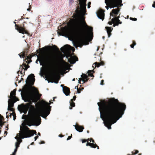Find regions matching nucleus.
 Masks as SVG:
<instances>
[{"label":"nucleus","mask_w":155,"mask_h":155,"mask_svg":"<svg viewBox=\"0 0 155 155\" xmlns=\"http://www.w3.org/2000/svg\"><path fill=\"white\" fill-rule=\"evenodd\" d=\"M97 104L101 118L104 121V125L109 129H111L112 124L122 117L126 107L124 103L114 97L108 100H101Z\"/></svg>","instance_id":"nucleus-1"},{"label":"nucleus","mask_w":155,"mask_h":155,"mask_svg":"<svg viewBox=\"0 0 155 155\" xmlns=\"http://www.w3.org/2000/svg\"><path fill=\"white\" fill-rule=\"evenodd\" d=\"M68 24V26L61 28L62 35H66L72 38H76L77 44L81 47L88 38V33L85 28H89L90 31H92L93 28L87 25L84 18L79 20L71 19Z\"/></svg>","instance_id":"nucleus-2"},{"label":"nucleus","mask_w":155,"mask_h":155,"mask_svg":"<svg viewBox=\"0 0 155 155\" xmlns=\"http://www.w3.org/2000/svg\"><path fill=\"white\" fill-rule=\"evenodd\" d=\"M38 58L41 65L46 64L48 66L50 72L49 76L52 80L51 82L58 84L59 79L58 78L57 73L54 69L55 61L53 58L51 56L45 55V51H41Z\"/></svg>","instance_id":"nucleus-3"},{"label":"nucleus","mask_w":155,"mask_h":155,"mask_svg":"<svg viewBox=\"0 0 155 155\" xmlns=\"http://www.w3.org/2000/svg\"><path fill=\"white\" fill-rule=\"evenodd\" d=\"M22 93H21L22 98L25 102H28V103H26L25 104H23L20 105L18 106V108L21 110L24 111L25 110L26 112H24L25 113H26L28 110L32 105L33 102H36L37 100L36 98L34 97V96L31 94H25L24 96H23Z\"/></svg>","instance_id":"nucleus-4"},{"label":"nucleus","mask_w":155,"mask_h":155,"mask_svg":"<svg viewBox=\"0 0 155 155\" xmlns=\"http://www.w3.org/2000/svg\"><path fill=\"white\" fill-rule=\"evenodd\" d=\"M22 125L23 127H20V133L17 134V136L15 138L17 140V141H19V140L25 138L33 136L34 134L36 135L37 132L36 130H31L27 126L25 125L23 123Z\"/></svg>","instance_id":"nucleus-5"},{"label":"nucleus","mask_w":155,"mask_h":155,"mask_svg":"<svg viewBox=\"0 0 155 155\" xmlns=\"http://www.w3.org/2000/svg\"><path fill=\"white\" fill-rule=\"evenodd\" d=\"M43 104L44 105V106L41 107L40 110V116L46 119L47 117L50 113L51 109L48 107L50 104L44 101Z\"/></svg>","instance_id":"nucleus-6"},{"label":"nucleus","mask_w":155,"mask_h":155,"mask_svg":"<svg viewBox=\"0 0 155 155\" xmlns=\"http://www.w3.org/2000/svg\"><path fill=\"white\" fill-rule=\"evenodd\" d=\"M29 109V110L28 112V116L29 117L31 121L35 122L37 120L38 118L40 119V121L41 120L40 116L34 111L35 107L34 105L31 106Z\"/></svg>","instance_id":"nucleus-7"},{"label":"nucleus","mask_w":155,"mask_h":155,"mask_svg":"<svg viewBox=\"0 0 155 155\" xmlns=\"http://www.w3.org/2000/svg\"><path fill=\"white\" fill-rule=\"evenodd\" d=\"M34 74H31L28 77L26 81V84L24 86V90L25 91L28 90L34 84L35 79Z\"/></svg>","instance_id":"nucleus-8"},{"label":"nucleus","mask_w":155,"mask_h":155,"mask_svg":"<svg viewBox=\"0 0 155 155\" xmlns=\"http://www.w3.org/2000/svg\"><path fill=\"white\" fill-rule=\"evenodd\" d=\"M114 0H105V3L107 5L105 6V8L107 10L109 8H112L119 7Z\"/></svg>","instance_id":"nucleus-9"},{"label":"nucleus","mask_w":155,"mask_h":155,"mask_svg":"<svg viewBox=\"0 0 155 155\" xmlns=\"http://www.w3.org/2000/svg\"><path fill=\"white\" fill-rule=\"evenodd\" d=\"M15 24V29L18 31L20 33L22 34H28V32L25 29L24 23H25V22H24L23 24V26L19 27L18 25L16 24V22H14Z\"/></svg>","instance_id":"nucleus-10"},{"label":"nucleus","mask_w":155,"mask_h":155,"mask_svg":"<svg viewBox=\"0 0 155 155\" xmlns=\"http://www.w3.org/2000/svg\"><path fill=\"white\" fill-rule=\"evenodd\" d=\"M81 11L83 13L86 12V2L87 0H78Z\"/></svg>","instance_id":"nucleus-11"},{"label":"nucleus","mask_w":155,"mask_h":155,"mask_svg":"<svg viewBox=\"0 0 155 155\" xmlns=\"http://www.w3.org/2000/svg\"><path fill=\"white\" fill-rule=\"evenodd\" d=\"M28 120L30 123H28L27 124V125H28L29 126H31V125L38 126L41 124V120L40 121V118H38L37 119V120L35 122H32L30 120L29 116H28Z\"/></svg>","instance_id":"nucleus-12"},{"label":"nucleus","mask_w":155,"mask_h":155,"mask_svg":"<svg viewBox=\"0 0 155 155\" xmlns=\"http://www.w3.org/2000/svg\"><path fill=\"white\" fill-rule=\"evenodd\" d=\"M120 8H119L112 10L110 13V19L111 18V16L114 17L115 16H117L120 11Z\"/></svg>","instance_id":"nucleus-13"},{"label":"nucleus","mask_w":155,"mask_h":155,"mask_svg":"<svg viewBox=\"0 0 155 155\" xmlns=\"http://www.w3.org/2000/svg\"><path fill=\"white\" fill-rule=\"evenodd\" d=\"M66 57V58L68 59V61L71 64H74L75 63L76 61L75 60V59L74 57L71 56V54L70 53L67 54Z\"/></svg>","instance_id":"nucleus-14"},{"label":"nucleus","mask_w":155,"mask_h":155,"mask_svg":"<svg viewBox=\"0 0 155 155\" xmlns=\"http://www.w3.org/2000/svg\"><path fill=\"white\" fill-rule=\"evenodd\" d=\"M16 91V89H15L13 91H12L10 93V98L11 99H15V102H16L17 101H19L18 98L16 97L15 96Z\"/></svg>","instance_id":"nucleus-15"},{"label":"nucleus","mask_w":155,"mask_h":155,"mask_svg":"<svg viewBox=\"0 0 155 155\" xmlns=\"http://www.w3.org/2000/svg\"><path fill=\"white\" fill-rule=\"evenodd\" d=\"M97 15L98 17L103 20L104 18V13L103 10H99L97 13Z\"/></svg>","instance_id":"nucleus-16"},{"label":"nucleus","mask_w":155,"mask_h":155,"mask_svg":"<svg viewBox=\"0 0 155 155\" xmlns=\"http://www.w3.org/2000/svg\"><path fill=\"white\" fill-rule=\"evenodd\" d=\"M70 47H71L69 45H66L62 47L60 49L62 52L64 53L65 51H70Z\"/></svg>","instance_id":"nucleus-17"},{"label":"nucleus","mask_w":155,"mask_h":155,"mask_svg":"<svg viewBox=\"0 0 155 155\" xmlns=\"http://www.w3.org/2000/svg\"><path fill=\"white\" fill-rule=\"evenodd\" d=\"M63 90L64 93L66 95H69L70 93V89L66 86L63 87Z\"/></svg>","instance_id":"nucleus-18"},{"label":"nucleus","mask_w":155,"mask_h":155,"mask_svg":"<svg viewBox=\"0 0 155 155\" xmlns=\"http://www.w3.org/2000/svg\"><path fill=\"white\" fill-rule=\"evenodd\" d=\"M75 129L78 131L81 132L83 131L84 127L83 126L79 125L78 124H76L74 126Z\"/></svg>","instance_id":"nucleus-19"},{"label":"nucleus","mask_w":155,"mask_h":155,"mask_svg":"<svg viewBox=\"0 0 155 155\" xmlns=\"http://www.w3.org/2000/svg\"><path fill=\"white\" fill-rule=\"evenodd\" d=\"M87 143L86 144V146H89L91 147L94 148H95L97 147L98 149H99V147L95 143H89L88 141H87Z\"/></svg>","instance_id":"nucleus-20"},{"label":"nucleus","mask_w":155,"mask_h":155,"mask_svg":"<svg viewBox=\"0 0 155 155\" xmlns=\"http://www.w3.org/2000/svg\"><path fill=\"white\" fill-rule=\"evenodd\" d=\"M120 18V15L118 16H115L114 18L112 19V20L113 21H116L120 23L121 24L122 23V22L120 21V20L119 19V18Z\"/></svg>","instance_id":"nucleus-21"},{"label":"nucleus","mask_w":155,"mask_h":155,"mask_svg":"<svg viewBox=\"0 0 155 155\" xmlns=\"http://www.w3.org/2000/svg\"><path fill=\"white\" fill-rule=\"evenodd\" d=\"M15 99H9L8 101V106L9 107H13L14 105V103L15 102Z\"/></svg>","instance_id":"nucleus-22"},{"label":"nucleus","mask_w":155,"mask_h":155,"mask_svg":"<svg viewBox=\"0 0 155 155\" xmlns=\"http://www.w3.org/2000/svg\"><path fill=\"white\" fill-rule=\"evenodd\" d=\"M61 61L62 62L61 68L62 69H65L66 67L67 63L64 61L63 58H61Z\"/></svg>","instance_id":"nucleus-23"},{"label":"nucleus","mask_w":155,"mask_h":155,"mask_svg":"<svg viewBox=\"0 0 155 155\" xmlns=\"http://www.w3.org/2000/svg\"><path fill=\"white\" fill-rule=\"evenodd\" d=\"M105 28L107 30L108 37H110L111 35V32L113 28L112 29L111 27H105Z\"/></svg>","instance_id":"nucleus-24"},{"label":"nucleus","mask_w":155,"mask_h":155,"mask_svg":"<svg viewBox=\"0 0 155 155\" xmlns=\"http://www.w3.org/2000/svg\"><path fill=\"white\" fill-rule=\"evenodd\" d=\"M104 63L103 61H101L100 62H96L95 63V68L96 67L98 68L100 66L104 65Z\"/></svg>","instance_id":"nucleus-25"},{"label":"nucleus","mask_w":155,"mask_h":155,"mask_svg":"<svg viewBox=\"0 0 155 155\" xmlns=\"http://www.w3.org/2000/svg\"><path fill=\"white\" fill-rule=\"evenodd\" d=\"M28 51V48H25V49L24 51L22 52V58H24L25 55H27Z\"/></svg>","instance_id":"nucleus-26"},{"label":"nucleus","mask_w":155,"mask_h":155,"mask_svg":"<svg viewBox=\"0 0 155 155\" xmlns=\"http://www.w3.org/2000/svg\"><path fill=\"white\" fill-rule=\"evenodd\" d=\"M70 103V107H69V108L70 109H71L73 107L75 106V103L72 101V100H71Z\"/></svg>","instance_id":"nucleus-27"},{"label":"nucleus","mask_w":155,"mask_h":155,"mask_svg":"<svg viewBox=\"0 0 155 155\" xmlns=\"http://www.w3.org/2000/svg\"><path fill=\"white\" fill-rule=\"evenodd\" d=\"M114 1L117 3L119 7L123 5V4H122V0H114Z\"/></svg>","instance_id":"nucleus-28"},{"label":"nucleus","mask_w":155,"mask_h":155,"mask_svg":"<svg viewBox=\"0 0 155 155\" xmlns=\"http://www.w3.org/2000/svg\"><path fill=\"white\" fill-rule=\"evenodd\" d=\"M81 77H82L83 79V83H84L85 82V79L88 78L87 75L86 74H83L81 75Z\"/></svg>","instance_id":"nucleus-29"},{"label":"nucleus","mask_w":155,"mask_h":155,"mask_svg":"<svg viewBox=\"0 0 155 155\" xmlns=\"http://www.w3.org/2000/svg\"><path fill=\"white\" fill-rule=\"evenodd\" d=\"M10 114V117L11 118L12 115L13 117V119L14 120H15L16 118V114L15 112H13L12 113H9Z\"/></svg>","instance_id":"nucleus-30"},{"label":"nucleus","mask_w":155,"mask_h":155,"mask_svg":"<svg viewBox=\"0 0 155 155\" xmlns=\"http://www.w3.org/2000/svg\"><path fill=\"white\" fill-rule=\"evenodd\" d=\"M38 94L37 95L36 97H35L34 96V97L36 98V99L38 101V100L40 99L41 96V94L39 93L38 91H37Z\"/></svg>","instance_id":"nucleus-31"},{"label":"nucleus","mask_w":155,"mask_h":155,"mask_svg":"<svg viewBox=\"0 0 155 155\" xmlns=\"http://www.w3.org/2000/svg\"><path fill=\"white\" fill-rule=\"evenodd\" d=\"M22 140L21 139H20L19 140V141H17L15 143V146L16 147H17L18 146V147H19V145L20 144V143L22 142Z\"/></svg>","instance_id":"nucleus-32"},{"label":"nucleus","mask_w":155,"mask_h":155,"mask_svg":"<svg viewBox=\"0 0 155 155\" xmlns=\"http://www.w3.org/2000/svg\"><path fill=\"white\" fill-rule=\"evenodd\" d=\"M92 71L91 70H89L88 71V75L89 76H90L91 77H94L93 74L92 73Z\"/></svg>","instance_id":"nucleus-33"},{"label":"nucleus","mask_w":155,"mask_h":155,"mask_svg":"<svg viewBox=\"0 0 155 155\" xmlns=\"http://www.w3.org/2000/svg\"><path fill=\"white\" fill-rule=\"evenodd\" d=\"M136 43L134 41H133V43L130 45V46L131 48H134V46L135 45Z\"/></svg>","instance_id":"nucleus-34"},{"label":"nucleus","mask_w":155,"mask_h":155,"mask_svg":"<svg viewBox=\"0 0 155 155\" xmlns=\"http://www.w3.org/2000/svg\"><path fill=\"white\" fill-rule=\"evenodd\" d=\"M139 152V151L137 150H134L132 152V154L133 155H135L137 154Z\"/></svg>","instance_id":"nucleus-35"},{"label":"nucleus","mask_w":155,"mask_h":155,"mask_svg":"<svg viewBox=\"0 0 155 155\" xmlns=\"http://www.w3.org/2000/svg\"><path fill=\"white\" fill-rule=\"evenodd\" d=\"M89 141L90 142H92V143H94V140L92 138H88L87 139V141L88 142V141Z\"/></svg>","instance_id":"nucleus-36"},{"label":"nucleus","mask_w":155,"mask_h":155,"mask_svg":"<svg viewBox=\"0 0 155 155\" xmlns=\"http://www.w3.org/2000/svg\"><path fill=\"white\" fill-rule=\"evenodd\" d=\"M23 65L24 66V67L25 68H22V70L23 69H24L25 71H27L28 68L27 67V65L25 64H23Z\"/></svg>","instance_id":"nucleus-37"},{"label":"nucleus","mask_w":155,"mask_h":155,"mask_svg":"<svg viewBox=\"0 0 155 155\" xmlns=\"http://www.w3.org/2000/svg\"><path fill=\"white\" fill-rule=\"evenodd\" d=\"M113 23L114 24L113 25V27H115L116 26H118L119 24H120V23L116 21L115 22H113Z\"/></svg>","instance_id":"nucleus-38"},{"label":"nucleus","mask_w":155,"mask_h":155,"mask_svg":"<svg viewBox=\"0 0 155 155\" xmlns=\"http://www.w3.org/2000/svg\"><path fill=\"white\" fill-rule=\"evenodd\" d=\"M4 120V117L0 114V121H3Z\"/></svg>","instance_id":"nucleus-39"},{"label":"nucleus","mask_w":155,"mask_h":155,"mask_svg":"<svg viewBox=\"0 0 155 155\" xmlns=\"http://www.w3.org/2000/svg\"><path fill=\"white\" fill-rule=\"evenodd\" d=\"M5 123V122H3V121H0V126H1V127H2V126L4 125V124ZM0 128L1 129V128Z\"/></svg>","instance_id":"nucleus-40"},{"label":"nucleus","mask_w":155,"mask_h":155,"mask_svg":"<svg viewBox=\"0 0 155 155\" xmlns=\"http://www.w3.org/2000/svg\"><path fill=\"white\" fill-rule=\"evenodd\" d=\"M8 110H11V111H13L14 110L12 108V107H9V106H8Z\"/></svg>","instance_id":"nucleus-41"},{"label":"nucleus","mask_w":155,"mask_h":155,"mask_svg":"<svg viewBox=\"0 0 155 155\" xmlns=\"http://www.w3.org/2000/svg\"><path fill=\"white\" fill-rule=\"evenodd\" d=\"M81 140L82 141V142L83 143L86 142L87 141V140L86 139H81Z\"/></svg>","instance_id":"nucleus-42"},{"label":"nucleus","mask_w":155,"mask_h":155,"mask_svg":"<svg viewBox=\"0 0 155 155\" xmlns=\"http://www.w3.org/2000/svg\"><path fill=\"white\" fill-rule=\"evenodd\" d=\"M91 2H89L87 4V8H90L91 7Z\"/></svg>","instance_id":"nucleus-43"},{"label":"nucleus","mask_w":155,"mask_h":155,"mask_svg":"<svg viewBox=\"0 0 155 155\" xmlns=\"http://www.w3.org/2000/svg\"><path fill=\"white\" fill-rule=\"evenodd\" d=\"M130 19L132 21H136L137 20V18H133L130 17Z\"/></svg>","instance_id":"nucleus-44"},{"label":"nucleus","mask_w":155,"mask_h":155,"mask_svg":"<svg viewBox=\"0 0 155 155\" xmlns=\"http://www.w3.org/2000/svg\"><path fill=\"white\" fill-rule=\"evenodd\" d=\"M113 22H115V21H113L112 20H111V21H110L108 22V24L110 25H112Z\"/></svg>","instance_id":"nucleus-45"},{"label":"nucleus","mask_w":155,"mask_h":155,"mask_svg":"<svg viewBox=\"0 0 155 155\" xmlns=\"http://www.w3.org/2000/svg\"><path fill=\"white\" fill-rule=\"evenodd\" d=\"M72 137V134H71V136H69L68 137V138H67V140H70V139Z\"/></svg>","instance_id":"nucleus-46"},{"label":"nucleus","mask_w":155,"mask_h":155,"mask_svg":"<svg viewBox=\"0 0 155 155\" xmlns=\"http://www.w3.org/2000/svg\"><path fill=\"white\" fill-rule=\"evenodd\" d=\"M104 81L103 80H101V85H103L104 84Z\"/></svg>","instance_id":"nucleus-47"},{"label":"nucleus","mask_w":155,"mask_h":155,"mask_svg":"<svg viewBox=\"0 0 155 155\" xmlns=\"http://www.w3.org/2000/svg\"><path fill=\"white\" fill-rule=\"evenodd\" d=\"M31 6L30 5L29 6V7L28 8V9H27V10L28 11H30L31 9Z\"/></svg>","instance_id":"nucleus-48"},{"label":"nucleus","mask_w":155,"mask_h":155,"mask_svg":"<svg viewBox=\"0 0 155 155\" xmlns=\"http://www.w3.org/2000/svg\"><path fill=\"white\" fill-rule=\"evenodd\" d=\"M31 6L30 5L29 6V7L28 8V9H27V10L28 11H30L31 9Z\"/></svg>","instance_id":"nucleus-49"},{"label":"nucleus","mask_w":155,"mask_h":155,"mask_svg":"<svg viewBox=\"0 0 155 155\" xmlns=\"http://www.w3.org/2000/svg\"><path fill=\"white\" fill-rule=\"evenodd\" d=\"M31 6L30 5L29 6V7L28 8V9H27V10L28 11H30L31 9Z\"/></svg>","instance_id":"nucleus-50"},{"label":"nucleus","mask_w":155,"mask_h":155,"mask_svg":"<svg viewBox=\"0 0 155 155\" xmlns=\"http://www.w3.org/2000/svg\"><path fill=\"white\" fill-rule=\"evenodd\" d=\"M77 93H81V89H79L78 88L77 89Z\"/></svg>","instance_id":"nucleus-51"},{"label":"nucleus","mask_w":155,"mask_h":155,"mask_svg":"<svg viewBox=\"0 0 155 155\" xmlns=\"http://www.w3.org/2000/svg\"><path fill=\"white\" fill-rule=\"evenodd\" d=\"M76 96H75L73 97V98L72 99H71V100H72V101H75L76 100Z\"/></svg>","instance_id":"nucleus-52"},{"label":"nucleus","mask_w":155,"mask_h":155,"mask_svg":"<svg viewBox=\"0 0 155 155\" xmlns=\"http://www.w3.org/2000/svg\"><path fill=\"white\" fill-rule=\"evenodd\" d=\"M45 143V142L44 141H41V142L39 143V144H44Z\"/></svg>","instance_id":"nucleus-53"},{"label":"nucleus","mask_w":155,"mask_h":155,"mask_svg":"<svg viewBox=\"0 0 155 155\" xmlns=\"http://www.w3.org/2000/svg\"><path fill=\"white\" fill-rule=\"evenodd\" d=\"M18 148V146L17 147H15V150H14V151L15 152H16L17 151V150Z\"/></svg>","instance_id":"nucleus-54"},{"label":"nucleus","mask_w":155,"mask_h":155,"mask_svg":"<svg viewBox=\"0 0 155 155\" xmlns=\"http://www.w3.org/2000/svg\"><path fill=\"white\" fill-rule=\"evenodd\" d=\"M82 80L83 81V79H82V77L81 78H79L78 82H81V81Z\"/></svg>","instance_id":"nucleus-55"},{"label":"nucleus","mask_w":155,"mask_h":155,"mask_svg":"<svg viewBox=\"0 0 155 155\" xmlns=\"http://www.w3.org/2000/svg\"><path fill=\"white\" fill-rule=\"evenodd\" d=\"M38 136H37L35 137L34 138L35 140L36 141V140L38 138Z\"/></svg>","instance_id":"nucleus-56"},{"label":"nucleus","mask_w":155,"mask_h":155,"mask_svg":"<svg viewBox=\"0 0 155 155\" xmlns=\"http://www.w3.org/2000/svg\"><path fill=\"white\" fill-rule=\"evenodd\" d=\"M152 7L155 8V2H154L153 4L152 5Z\"/></svg>","instance_id":"nucleus-57"},{"label":"nucleus","mask_w":155,"mask_h":155,"mask_svg":"<svg viewBox=\"0 0 155 155\" xmlns=\"http://www.w3.org/2000/svg\"><path fill=\"white\" fill-rule=\"evenodd\" d=\"M54 47H55V48L57 50H58V51H59V48L57 47L56 46L54 45Z\"/></svg>","instance_id":"nucleus-58"},{"label":"nucleus","mask_w":155,"mask_h":155,"mask_svg":"<svg viewBox=\"0 0 155 155\" xmlns=\"http://www.w3.org/2000/svg\"><path fill=\"white\" fill-rule=\"evenodd\" d=\"M88 80H89V78H88L85 79V82L87 81Z\"/></svg>","instance_id":"nucleus-59"},{"label":"nucleus","mask_w":155,"mask_h":155,"mask_svg":"<svg viewBox=\"0 0 155 155\" xmlns=\"http://www.w3.org/2000/svg\"><path fill=\"white\" fill-rule=\"evenodd\" d=\"M25 18H24L23 16H21V18L19 19L20 20L23 19H24Z\"/></svg>","instance_id":"nucleus-60"},{"label":"nucleus","mask_w":155,"mask_h":155,"mask_svg":"<svg viewBox=\"0 0 155 155\" xmlns=\"http://www.w3.org/2000/svg\"><path fill=\"white\" fill-rule=\"evenodd\" d=\"M16 152H15L14 151L13 153L12 154V155H15L16 153Z\"/></svg>","instance_id":"nucleus-61"},{"label":"nucleus","mask_w":155,"mask_h":155,"mask_svg":"<svg viewBox=\"0 0 155 155\" xmlns=\"http://www.w3.org/2000/svg\"><path fill=\"white\" fill-rule=\"evenodd\" d=\"M64 136L63 135H62V134H59V137H62Z\"/></svg>","instance_id":"nucleus-62"},{"label":"nucleus","mask_w":155,"mask_h":155,"mask_svg":"<svg viewBox=\"0 0 155 155\" xmlns=\"http://www.w3.org/2000/svg\"><path fill=\"white\" fill-rule=\"evenodd\" d=\"M18 55H19V56L21 58H22V54H19Z\"/></svg>","instance_id":"nucleus-63"},{"label":"nucleus","mask_w":155,"mask_h":155,"mask_svg":"<svg viewBox=\"0 0 155 155\" xmlns=\"http://www.w3.org/2000/svg\"><path fill=\"white\" fill-rule=\"evenodd\" d=\"M30 67V66L28 65H27V68H29Z\"/></svg>","instance_id":"nucleus-64"}]
</instances>
